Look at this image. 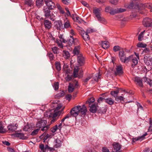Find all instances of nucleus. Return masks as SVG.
Returning a JSON list of instances; mask_svg holds the SVG:
<instances>
[{
	"label": "nucleus",
	"instance_id": "nucleus-1",
	"mask_svg": "<svg viewBox=\"0 0 152 152\" xmlns=\"http://www.w3.org/2000/svg\"><path fill=\"white\" fill-rule=\"evenodd\" d=\"M87 111V108L85 105H83L82 106L77 105L72 109L70 111V113L73 116L76 117L80 113L85 115H86Z\"/></svg>",
	"mask_w": 152,
	"mask_h": 152
},
{
	"label": "nucleus",
	"instance_id": "nucleus-2",
	"mask_svg": "<svg viewBox=\"0 0 152 152\" xmlns=\"http://www.w3.org/2000/svg\"><path fill=\"white\" fill-rule=\"evenodd\" d=\"M126 6L128 9H135L138 10H141L145 8H147L150 9V11L152 12V3H151L134 4L133 2H131Z\"/></svg>",
	"mask_w": 152,
	"mask_h": 152
},
{
	"label": "nucleus",
	"instance_id": "nucleus-3",
	"mask_svg": "<svg viewBox=\"0 0 152 152\" xmlns=\"http://www.w3.org/2000/svg\"><path fill=\"white\" fill-rule=\"evenodd\" d=\"M54 39L55 42L57 44L58 46L60 48H62L63 47L62 43H65L67 42V41L64 38L63 35L61 34L59 35V39H56L55 40V39Z\"/></svg>",
	"mask_w": 152,
	"mask_h": 152
},
{
	"label": "nucleus",
	"instance_id": "nucleus-4",
	"mask_svg": "<svg viewBox=\"0 0 152 152\" xmlns=\"http://www.w3.org/2000/svg\"><path fill=\"white\" fill-rule=\"evenodd\" d=\"M64 109H62L61 111H55L53 114H51L50 112H46L45 113L44 115L45 116L48 117H52L53 118H55L58 115H60Z\"/></svg>",
	"mask_w": 152,
	"mask_h": 152
},
{
	"label": "nucleus",
	"instance_id": "nucleus-5",
	"mask_svg": "<svg viewBox=\"0 0 152 152\" xmlns=\"http://www.w3.org/2000/svg\"><path fill=\"white\" fill-rule=\"evenodd\" d=\"M79 68L78 66H76L74 68L73 71V76L74 77H78L80 78L82 77L83 75V71H80L79 73H78Z\"/></svg>",
	"mask_w": 152,
	"mask_h": 152
},
{
	"label": "nucleus",
	"instance_id": "nucleus-6",
	"mask_svg": "<svg viewBox=\"0 0 152 152\" xmlns=\"http://www.w3.org/2000/svg\"><path fill=\"white\" fill-rule=\"evenodd\" d=\"M77 61L78 64L80 66H82L85 64V58L82 54L77 56Z\"/></svg>",
	"mask_w": 152,
	"mask_h": 152
},
{
	"label": "nucleus",
	"instance_id": "nucleus-7",
	"mask_svg": "<svg viewBox=\"0 0 152 152\" xmlns=\"http://www.w3.org/2000/svg\"><path fill=\"white\" fill-rule=\"evenodd\" d=\"M143 24L145 27H151L152 26V20L148 18H145L143 20Z\"/></svg>",
	"mask_w": 152,
	"mask_h": 152
},
{
	"label": "nucleus",
	"instance_id": "nucleus-8",
	"mask_svg": "<svg viewBox=\"0 0 152 152\" xmlns=\"http://www.w3.org/2000/svg\"><path fill=\"white\" fill-rule=\"evenodd\" d=\"M45 1L47 6L46 8L51 10H53L56 8L55 3L51 1Z\"/></svg>",
	"mask_w": 152,
	"mask_h": 152
},
{
	"label": "nucleus",
	"instance_id": "nucleus-9",
	"mask_svg": "<svg viewBox=\"0 0 152 152\" xmlns=\"http://www.w3.org/2000/svg\"><path fill=\"white\" fill-rule=\"evenodd\" d=\"M144 61L145 63L148 66H152V57L150 58V56H144Z\"/></svg>",
	"mask_w": 152,
	"mask_h": 152
},
{
	"label": "nucleus",
	"instance_id": "nucleus-10",
	"mask_svg": "<svg viewBox=\"0 0 152 152\" xmlns=\"http://www.w3.org/2000/svg\"><path fill=\"white\" fill-rule=\"evenodd\" d=\"M18 125L17 124H9L7 126L8 130L10 132H14L17 129Z\"/></svg>",
	"mask_w": 152,
	"mask_h": 152
},
{
	"label": "nucleus",
	"instance_id": "nucleus-11",
	"mask_svg": "<svg viewBox=\"0 0 152 152\" xmlns=\"http://www.w3.org/2000/svg\"><path fill=\"white\" fill-rule=\"evenodd\" d=\"M55 28L58 30H60L63 28V24L61 20H58L55 22Z\"/></svg>",
	"mask_w": 152,
	"mask_h": 152
},
{
	"label": "nucleus",
	"instance_id": "nucleus-12",
	"mask_svg": "<svg viewBox=\"0 0 152 152\" xmlns=\"http://www.w3.org/2000/svg\"><path fill=\"white\" fill-rule=\"evenodd\" d=\"M134 81L137 85L140 87H143L142 80L141 78L138 77H135L134 78Z\"/></svg>",
	"mask_w": 152,
	"mask_h": 152
},
{
	"label": "nucleus",
	"instance_id": "nucleus-13",
	"mask_svg": "<svg viewBox=\"0 0 152 152\" xmlns=\"http://www.w3.org/2000/svg\"><path fill=\"white\" fill-rule=\"evenodd\" d=\"M47 124V121L46 120H41L39 121L36 124V126L39 128H42V126L45 125Z\"/></svg>",
	"mask_w": 152,
	"mask_h": 152
},
{
	"label": "nucleus",
	"instance_id": "nucleus-14",
	"mask_svg": "<svg viewBox=\"0 0 152 152\" xmlns=\"http://www.w3.org/2000/svg\"><path fill=\"white\" fill-rule=\"evenodd\" d=\"M122 67L121 65L117 66L116 68V71L115 72L116 75H120L123 73Z\"/></svg>",
	"mask_w": 152,
	"mask_h": 152
},
{
	"label": "nucleus",
	"instance_id": "nucleus-15",
	"mask_svg": "<svg viewBox=\"0 0 152 152\" xmlns=\"http://www.w3.org/2000/svg\"><path fill=\"white\" fill-rule=\"evenodd\" d=\"M147 135V133L145 132L144 134L142 136H139L137 137L133 138L132 139V141L133 142H134L135 141L140 140V141L143 140L145 138V136Z\"/></svg>",
	"mask_w": 152,
	"mask_h": 152
},
{
	"label": "nucleus",
	"instance_id": "nucleus-16",
	"mask_svg": "<svg viewBox=\"0 0 152 152\" xmlns=\"http://www.w3.org/2000/svg\"><path fill=\"white\" fill-rule=\"evenodd\" d=\"M72 53L75 55L78 56L80 54H82L80 53V47L79 46L75 47L72 51Z\"/></svg>",
	"mask_w": 152,
	"mask_h": 152
},
{
	"label": "nucleus",
	"instance_id": "nucleus-17",
	"mask_svg": "<svg viewBox=\"0 0 152 152\" xmlns=\"http://www.w3.org/2000/svg\"><path fill=\"white\" fill-rule=\"evenodd\" d=\"M89 107H90L89 110L90 111L93 113H95L97 110V105L96 104H89Z\"/></svg>",
	"mask_w": 152,
	"mask_h": 152
},
{
	"label": "nucleus",
	"instance_id": "nucleus-18",
	"mask_svg": "<svg viewBox=\"0 0 152 152\" xmlns=\"http://www.w3.org/2000/svg\"><path fill=\"white\" fill-rule=\"evenodd\" d=\"M44 23L45 28L47 29H50L52 26V23L50 21L47 20H45Z\"/></svg>",
	"mask_w": 152,
	"mask_h": 152
},
{
	"label": "nucleus",
	"instance_id": "nucleus-19",
	"mask_svg": "<svg viewBox=\"0 0 152 152\" xmlns=\"http://www.w3.org/2000/svg\"><path fill=\"white\" fill-rule=\"evenodd\" d=\"M51 10L49 9L48 8H46V7H44L43 12L44 13V15L46 18H48L51 13Z\"/></svg>",
	"mask_w": 152,
	"mask_h": 152
},
{
	"label": "nucleus",
	"instance_id": "nucleus-20",
	"mask_svg": "<svg viewBox=\"0 0 152 152\" xmlns=\"http://www.w3.org/2000/svg\"><path fill=\"white\" fill-rule=\"evenodd\" d=\"M62 142L59 139L57 138L54 141V146L56 148H59L62 145Z\"/></svg>",
	"mask_w": 152,
	"mask_h": 152
},
{
	"label": "nucleus",
	"instance_id": "nucleus-21",
	"mask_svg": "<svg viewBox=\"0 0 152 152\" xmlns=\"http://www.w3.org/2000/svg\"><path fill=\"white\" fill-rule=\"evenodd\" d=\"M64 27L63 28L66 29L71 28L70 21L67 18H66V19L64 20Z\"/></svg>",
	"mask_w": 152,
	"mask_h": 152
},
{
	"label": "nucleus",
	"instance_id": "nucleus-22",
	"mask_svg": "<svg viewBox=\"0 0 152 152\" xmlns=\"http://www.w3.org/2000/svg\"><path fill=\"white\" fill-rule=\"evenodd\" d=\"M131 60L132 61V67L137 65L138 63V60L139 58H136L134 56H131Z\"/></svg>",
	"mask_w": 152,
	"mask_h": 152
},
{
	"label": "nucleus",
	"instance_id": "nucleus-23",
	"mask_svg": "<svg viewBox=\"0 0 152 152\" xmlns=\"http://www.w3.org/2000/svg\"><path fill=\"white\" fill-rule=\"evenodd\" d=\"M114 149L115 150V152H121L120 150L121 148V145L118 143H114L113 145Z\"/></svg>",
	"mask_w": 152,
	"mask_h": 152
},
{
	"label": "nucleus",
	"instance_id": "nucleus-24",
	"mask_svg": "<svg viewBox=\"0 0 152 152\" xmlns=\"http://www.w3.org/2000/svg\"><path fill=\"white\" fill-rule=\"evenodd\" d=\"M49 128V125H46L44 126H42V128L41 130L42 131L44 132V133L42 134L40 136V137H42L43 136H45L46 135V133H45L48 130Z\"/></svg>",
	"mask_w": 152,
	"mask_h": 152
},
{
	"label": "nucleus",
	"instance_id": "nucleus-25",
	"mask_svg": "<svg viewBox=\"0 0 152 152\" xmlns=\"http://www.w3.org/2000/svg\"><path fill=\"white\" fill-rule=\"evenodd\" d=\"M101 9L99 8L95 9L93 10V13L96 18L101 16Z\"/></svg>",
	"mask_w": 152,
	"mask_h": 152
},
{
	"label": "nucleus",
	"instance_id": "nucleus-26",
	"mask_svg": "<svg viewBox=\"0 0 152 152\" xmlns=\"http://www.w3.org/2000/svg\"><path fill=\"white\" fill-rule=\"evenodd\" d=\"M105 102L109 105L113 104L114 102L113 99L110 98H108L105 99Z\"/></svg>",
	"mask_w": 152,
	"mask_h": 152
},
{
	"label": "nucleus",
	"instance_id": "nucleus-27",
	"mask_svg": "<svg viewBox=\"0 0 152 152\" xmlns=\"http://www.w3.org/2000/svg\"><path fill=\"white\" fill-rule=\"evenodd\" d=\"M150 53V49L148 48H145L143 50L142 52V54H144L145 56H149Z\"/></svg>",
	"mask_w": 152,
	"mask_h": 152
},
{
	"label": "nucleus",
	"instance_id": "nucleus-28",
	"mask_svg": "<svg viewBox=\"0 0 152 152\" xmlns=\"http://www.w3.org/2000/svg\"><path fill=\"white\" fill-rule=\"evenodd\" d=\"M124 53V52L123 50H121L119 52V56L121 61L123 60V59L126 56Z\"/></svg>",
	"mask_w": 152,
	"mask_h": 152
},
{
	"label": "nucleus",
	"instance_id": "nucleus-29",
	"mask_svg": "<svg viewBox=\"0 0 152 152\" xmlns=\"http://www.w3.org/2000/svg\"><path fill=\"white\" fill-rule=\"evenodd\" d=\"M102 46L103 48L107 49L109 47V43L106 41H103L102 43Z\"/></svg>",
	"mask_w": 152,
	"mask_h": 152
},
{
	"label": "nucleus",
	"instance_id": "nucleus-30",
	"mask_svg": "<svg viewBox=\"0 0 152 152\" xmlns=\"http://www.w3.org/2000/svg\"><path fill=\"white\" fill-rule=\"evenodd\" d=\"M98 21L100 22L101 23L103 24H106L107 23V22L105 19L103 17H101V16L97 17V18Z\"/></svg>",
	"mask_w": 152,
	"mask_h": 152
},
{
	"label": "nucleus",
	"instance_id": "nucleus-31",
	"mask_svg": "<svg viewBox=\"0 0 152 152\" xmlns=\"http://www.w3.org/2000/svg\"><path fill=\"white\" fill-rule=\"evenodd\" d=\"M147 46L146 44L142 42H139L137 45V47L139 48H145Z\"/></svg>",
	"mask_w": 152,
	"mask_h": 152
},
{
	"label": "nucleus",
	"instance_id": "nucleus-32",
	"mask_svg": "<svg viewBox=\"0 0 152 152\" xmlns=\"http://www.w3.org/2000/svg\"><path fill=\"white\" fill-rule=\"evenodd\" d=\"M25 3L28 6L31 7L33 5L34 2L32 0H25Z\"/></svg>",
	"mask_w": 152,
	"mask_h": 152
},
{
	"label": "nucleus",
	"instance_id": "nucleus-33",
	"mask_svg": "<svg viewBox=\"0 0 152 152\" xmlns=\"http://www.w3.org/2000/svg\"><path fill=\"white\" fill-rule=\"evenodd\" d=\"M63 56L65 58L67 59L70 56V54L68 51L64 50L63 51Z\"/></svg>",
	"mask_w": 152,
	"mask_h": 152
},
{
	"label": "nucleus",
	"instance_id": "nucleus-34",
	"mask_svg": "<svg viewBox=\"0 0 152 152\" xmlns=\"http://www.w3.org/2000/svg\"><path fill=\"white\" fill-rule=\"evenodd\" d=\"M55 13L54 12H53L50 14V15L49 16V18L53 21H54L56 19V16L55 14Z\"/></svg>",
	"mask_w": 152,
	"mask_h": 152
},
{
	"label": "nucleus",
	"instance_id": "nucleus-35",
	"mask_svg": "<svg viewBox=\"0 0 152 152\" xmlns=\"http://www.w3.org/2000/svg\"><path fill=\"white\" fill-rule=\"evenodd\" d=\"M36 4L37 6L39 8L42 6L43 4V0H37Z\"/></svg>",
	"mask_w": 152,
	"mask_h": 152
},
{
	"label": "nucleus",
	"instance_id": "nucleus-36",
	"mask_svg": "<svg viewBox=\"0 0 152 152\" xmlns=\"http://www.w3.org/2000/svg\"><path fill=\"white\" fill-rule=\"evenodd\" d=\"M143 81L145 82L147 84H148L151 86V80L149 78L145 77L143 78Z\"/></svg>",
	"mask_w": 152,
	"mask_h": 152
},
{
	"label": "nucleus",
	"instance_id": "nucleus-37",
	"mask_svg": "<svg viewBox=\"0 0 152 152\" xmlns=\"http://www.w3.org/2000/svg\"><path fill=\"white\" fill-rule=\"evenodd\" d=\"M145 31V30H144L139 35L138 38L139 41H141L143 39L144 34Z\"/></svg>",
	"mask_w": 152,
	"mask_h": 152
},
{
	"label": "nucleus",
	"instance_id": "nucleus-38",
	"mask_svg": "<svg viewBox=\"0 0 152 152\" xmlns=\"http://www.w3.org/2000/svg\"><path fill=\"white\" fill-rule=\"evenodd\" d=\"M118 93L119 91L118 90L112 91L110 92L111 94L115 98L117 96Z\"/></svg>",
	"mask_w": 152,
	"mask_h": 152
},
{
	"label": "nucleus",
	"instance_id": "nucleus-39",
	"mask_svg": "<svg viewBox=\"0 0 152 152\" xmlns=\"http://www.w3.org/2000/svg\"><path fill=\"white\" fill-rule=\"evenodd\" d=\"M82 36L85 41L89 40L90 39V38L89 35H88V34L86 32Z\"/></svg>",
	"mask_w": 152,
	"mask_h": 152
},
{
	"label": "nucleus",
	"instance_id": "nucleus-40",
	"mask_svg": "<svg viewBox=\"0 0 152 152\" xmlns=\"http://www.w3.org/2000/svg\"><path fill=\"white\" fill-rule=\"evenodd\" d=\"M55 64L56 69L58 71L61 70V68L60 62L56 61L55 63Z\"/></svg>",
	"mask_w": 152,
	"mask_h": 152
},
{
	"label": "nucleus",
	"instance_id": "nucleus-41",
	"mask_svg": "<svg viewBox=\"0 0 152 152\" xmlns=\"http://www.w3.org/2000/svg\"><path fill=\"white\" fill-rule=\"evenodd\" d=\"M74 89V87L73 85L72 84H69L68 86V90L69 93L72 92Z\"/></svg>",
	"mask_w": 152,
	"mask_h": 152
},
{
	"label": "nucleus",
	"instance_id": "nucleus-42",
	"mask_svg": "<svg viewBox=\"0 0 152 152\" xmlns=\"http://www.w3.org/2000/svg\"><path fill=\"white\" fill-rule=\"evenodd\" d=\"M6 132V130L4 129L1 122L0 121V133H4Z\"/></svg>",
	"mask_w": 152,
	"mask_h": 152
},
{
	"label": "nucleus",
	"instance_id": "nucleus-43",
	"mask_svg": "<svg viewBox=\"0 0 152 152\" xmlns=\"http://www.w3.org/2000/svg\"><path fill=\"white\" fill-rule=\"evenodd\" d=\"M77 29L78 31L82 36L86 32L82 28L80 27H78Z\"/></svg>",
	"mask_w": 152,
	"mask_h": 152
},
{
	"label": "nucleus",
	"instance_id": "nucleus-44",
	"mask_svg": "<svg viewBox=\"0 0 152 152\" xmlns=\"http://www.w3.org/2000/svg\"><path fill=\"white\" fill-rule=\"evenodd\" d=\"M131 56L128 57H126L125 56L123 60H122L121 61L124 63H125L126 62H128L131 60Z\"/></svg>",
	"mask_w": 152,
	"mask_h": 152
},
{
	"label": "nucleus",
	"instance_id": "nucleus-45",
	"mask_svg": "<svg viewBox=\"0 0 152 152\" xmlns=\"http://www.w3.org/2000/svg\"><path fill=\"white\" fill-rule=\"evenodd\" d=\"M52 50L53 53L55 54H57L58 53V48L56 47H54L52 48Z\"/></svg>",
	"mask_w": 152,
	"mask_h": 152
},
{
	"label": "nucleus",
	"instance_id": "nucleus-46",
	"mask_svg": "<svg viewBox=\"0 0 152 152\" xmlns=\"http://www.w3.org/2000/svg\"><path fill=\"white\" fill-rule=\"evenodd\" d=\"M53 86L54 89L56 91H57L59 88V83L58 82H55L53 85Z\"/></svg>",
	"mask_w": 152,
	"mask_h": 152
},
{
	"label": "nucleus",
	"instance_id": "nucleus-47",
	"mask_svg": "<svg viewBox=\"0 0 152 152\" xmlns=\"http://www.w3.org/2000/svg\"><path fill=\"white\" fill-rule=\"evenodd\" d=\"M124 98L122 96H118L115 98V100L117 101H120L124 102Z\"/></svg>",
	"mask_w": 152,
	"mask_h": 152
},
{
	"label": "nucleus",
	"instance_id": "nucleus-48",
	"mask_svg": "<svg viewBox=\"0 0 152 152\" xmlns=\"http://www.w3.org/2000/svg\"><path fill=\"white\" fill-rule=\"evenodd\" d=\"M31 129V126L30 125L27 124L24 127L23 129L25 131H28Z\"/></svg>",
	"mask_w": 152,
	"mask_h": 152
},
{
	"label": "nucleus",
	"instance_id": "nucleus-49",
	"mask_svg": "<svg viewBox=\"0 0 152 152\" xmlns=\"http://www.w3.org/2000/svg\"><path fill=\"white\" fill-rule=\"evenodd\" d=\"M122 48L118 46H115L114 47L113 50L115 52H117L118 51L121 50Z\"/></svg>",
	"mask_w": 152,
	"mask_h": 152
},
{
	"label": "nucleus",
	"instance_id": "nucleus-50",
	"mask_svg": "<svg viewBox=\"0 0 152 152\" xmlns=\"http://www.w3.org/2000/svg\"><path fill=\"white\" fill-rule=\"evenodd\" d=\"M66 42H67V41ZM74 39L73 38H71V39H69L67 42L68 44L70 46L72 45V44H74Z\"/></svg>",
	"mask_w": 152,
	"mask_h": 152
},
{
	"label": "nucleus",
	"instance_id": "nucleus-51",
	"mask_svg": "<svg viewBox=\"0 0 152 152\" xmlns=\"http://www.w3.org/2000/svg\"><path fill=\"white\" fill-rule=\"evenodd\" d=\"M70 38H72L73 36L75 35L76 33L73 29H71L70 31Z\"/></svg>",
	"mask_w": 152,
	"mask_h": 152
},
{
	"label": "nucleus",
	"instance_id": "nucleus-52",
	"mask_svg": "<svg viewBox=\"0 0 152 152\" xmlns=\"http://www.w3.org/2000/svg\"><path fill=\"white\" fill-rule=\"evenodd\" d=\"M57 129H58V125L57 124L51 129V131L52 132L54 133L56 131Z\"/></svg>",
	"mask_w": 152,
	"mask_h": 152
},
{
	"label": "nucleus",
	"instance_id": "nucleus-53",
	"mask_svg": "<svg viewBox=\"0 0 152 152\" xmlns=\"http://www.w3.org/2000/svg\"><path fill=\"white\" fill-rule=\"evenodd\" d=\"M65 94L64 92L62 91L58 93L57 95V96L58 97H60L64 96Z\"/></svg>",
	"mask_w": 152,
	"mask_h": 152
},
{
	"label": "nucleus",
	"instance_id": "nucleus-54",
	"mask_svg": "<svg viewBox=\"0 0 152 152\" xmlns=\"http://www.w3.org/2000/svg\"><path fill=\"white\" fill-rule=\"evenodd\" d=\"M39 129H37L34 130L31 133V135L33 136L36 135L38 133Z\"/></svg>",
	"mask_w": 152,
	"mask_h": 152
},
{
	"label": "nucleus",
	"instance_id": "nucleus-55",
	"mask_svg": "<svg viewBox=\"0 0 152 152\" xmlns=\"http://www.w3.org/2000/svg\"><path fill=\"white\" fill-rule=\"evenodd\" d=\"M116 9L113 10L111 9L110 12V13L112 15H114L115 14L118 13Z\"/></svg>",
	"mask_w": 152,
	"mask_h": 152
},
{
	"label": "nucleus",
	"instance_id": "nucleus-56",
	"mask_svg": "<svg viewBox=\"0 0 152 152\" xmlns=\"http://www.w3.org/2000/svg\"><path fill=\"white\" fill-rule=\"evenodd\" d=\"M116 9L118 13L124 12L126 10L125 9L121 8H117Z\"/></svg>",
	"mask_w": 152,
	"mask_h": 152
},
{
	"label": "nucleus",
	"instance_id": "nucleus-57",
	"mask_svg": "<svg viewBox=\"0 0 152 152\" xmlns=\"http://www.w3.org/2000/svg\"><path fill=\"white\" fill-rule=\"evenodd\" d=\"M94 98L92 97L90 98L88 101L86 102V103L88 102L89 103V104H91L94 101Z\"/></svg>",
	"mask_w": 152,
	"mask_h": 152
},
{
	"label": "nucleus",
	"instance_id": "nucleus-58",
	"mask_svg": "<svg viewBox=\"0 0 152 152\" xmlns=\"http://www.w3.org/2000/svg\"><path fill=\"white\" fill-rule=\"evenodd\" d=\"M94 32V30L91 28H89L87 29L86 32L87 34H91Z\"/></svg>",
	"mask_w": 152,
	"mask_h": 152
},
{
	"label": "nucleus",
	"instance_id": "nucleus-59",
	"mask_svg": "<svg viewBox=\"0 0 152 152\" xmlns=\"http://www.w3.org/2000/svg\"><path fill=\"white\" fill-rule=\"evenodd\" d=\"M48 57L50 61L53 60L54 57L52 53H48Z\"/></svg>",
	"mask_w": 152,
	"mask_h": 152
},
{
	"label": "nucleus",
	"instance_id": "nucleus-60",
	"mask_svg": "<svg viewBox=\"0 0 152 152\" xmlns=\"http://www.w3.org/2000/svg\"><path fill=\"white\" fill-rule=\"evenodd\" d=\"M100 76L99 73L96 74L95 77H94V80L96 81H97L100 78Z\"/></svg>",
	"mask_w": 152,
	"mask_h": 152
},
{
	"label": "nucleus",
	"instance_id": "nucleus-61",
	"mask_svg": "<svg viewBox=\"0 0 152 152\" xmlns=\"http://www.w3.org/2000/svg\"><path fill=\"white\" fill-rule=\"evenodd\" d=\"M62 3L66 5H68L70 2V0H61Z\"/></svg>",
	"mask_w": 152,
	"mask_h": 152
},
{
	"label": "nucleus",
	"instance_id": "nucleus-62",
	"mask_svg": "<svg viewBox=\"0 0 152 152\" xmlns=\"http://www.w3.org/2000/svg\"><path fill=\"white\" fill-rule=\"evenodd\" d=\"M110 2L114 5H116L117 4L118 0H110Z\"/></svg>",
	"mask_w": 152,
	"mask_h": 152
},
{
	"label": "nucleus",
	"instance_id": "nucleus-63",
	"mask_svg": "<svg viewBox=\"0 0 152 152\" xmlns=\"http://www.w3.org/2000/svg\"><path fill=\"white\" fill-rule=\"evenodd\" d=\"M62 107V105L61 104H59L57 105L55 109V111H57L59 110Z\"/></svg>",
	"mask_w": 152,
	"mask_h": 152
},
{
	"label": "nucleus",
	"instance_id": "nucleus-64",
	"mask_svg": "<svg viewBox=\"0 0 152 152\" xmlns=\"http://www.w3.org/2000/svg\"><path fill=\"white\" fill-rule=\"evenodd\" d=\"M72 78V76L68 75L66 77V79L67 81H69L71 80Z\"/></svg>",
	"mask_w": 152,
	"mask_h": 152
}]
</instances>
